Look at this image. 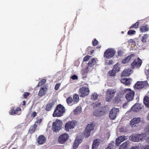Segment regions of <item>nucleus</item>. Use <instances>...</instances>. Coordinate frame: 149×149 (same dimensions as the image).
Instances as JSON below:
<instances>
[{
	"label": "nucleus",
	"instance_id": "nucleus-1",
	"mask_svg": "<svg viewBox=\"0 0 149 149\" xmlns=\"http://www.w3.org/2000/svg\"><path fill=\"white\" fill-rule=\"evenodd\" d=\"M65 109L64 107L59 104L57 106L53 113V117H61L65 112Z\"/></svg>",
	"mask_w": 149,
	"mask_h": 149
},
{
	"label": "nucleus",
	"instance_id": "nucleus-2",
	"mask_svg": "<svg viewBox=\"0 0 149 149\" xmlns=\"http://www.w3.org/2000/svg\"><path fill=\"white\" fill-rule=\"evenodd\" d=\"M146 137V134L143 133L140 134L132 135L130 137V140L134 142H140L144 141Z\"/></svg>",
	"mask_w": 149,
	"mask_h": 149
},
{
	"label": "nucleus",
	"instance_id": "nucleus-3",
	"mask_svg": "<svg viewBox=\"0 0 149 149\" xmlns=\"http://www.w3.org/2000/svg\"><path fill=\"white\" fill-rule=\"evenodd\" d=\"M124 91L127 93L125 95L127 100L129 101L132 100L134 98V92L130 88H126L124 90Z\"/></svg>",
	"mask_w": 149,
	"mask_h": 149
},
{
	"label": "nucleus",
	"instance_id": "nucleus-4",
	"mask_svg": "<svg viewBox=\"0 0 149 149\" xmlns=\"http://www.w3.org/2000/svg\"><path fill=\"white\" fill-rule=\"evenodd\" d=\"M116 92V91L115 89H108L106 91V100L107 101H110L114 96Z\"/></svg>",
	"mask_w": 149,
	"mask_h": 149
},
{
	"label": "nucleus",
	"instance_id": "nucleus-5",
	"mask_svg": "<svg viewBox=\"0 0 149 149\" xmlns=\"http://www.w3.org/2000/svg\"><path fill=\"white\" fill-rule=\"evenodd\" d=\"M116 52V51L114 49L109 48L104 52V57L107 59H110L114 55Z\"/></svg>",
	"mask_w": 149,
	"mask_h": 149
},
{
	"label": "nucleus",
	"instance_id": "nucleus-6",
	"mask_svg": "<svg viewBox=\"0 0 149 149\" xmlns=\"http://www.w3.org/2000/svg\"><path fill=\"white\" fill-rule=\"evenodd\" d=\"M62 125V121L61 120H57L53 123L52 130L53 131L56 132H58L61 129Z\"/></svg>",
	"mask_w": 149,
	"mask_h": 149
},
{
	"label": "nucleus",
	"instance_id": "nucleus-7",
	"mask_svg": "<svg viewBox=\"0 0 149 149\" xmlns=\"http://www.w3.org/2000/svg\"><path fill=\"white\" fill-rule=\"evenodd\" d=\"M94 129V125L93 124H88L86 126L84 132V136L87 138L90 135L91 132Z\"/></svg>",
	"mask_w": 149,
	"mask_h": 149
},
{
	"label": "nucleus",
	"instance_id": "nucleus-8",
	"mask_svg": "<svg viewBox=\"0 0 149 149\" xmlns=\"http://www.w3.org/2000/svg\"><path fill=\"white\" fill-rule=\"evenodd\" d=\"M119 109L113 108L111 109L109 114L110 118L112 120L114 119L119 113Z\"/></svg>",
	"mask_w": 149,
	"mask_h": 149
},
{
	"label": "nucleus",
	"instance_id": "nucleus-9",
	"mask_svg": "<svg viewBox=\"0 0 149 149\" xmlns=\"http://www.w3.org/2000/svg\"><path fill=\"white\" fill-rule=\"evenodd\" d=\"M76 122L75 120H72L67 122L65 124V130L69 131L70 130L74 128L75 126Z\"/></svg>",
	"mask_w": 149,
	"mask_h": 149
},
{
	"label": "nucleus",
	"instance_id": "nucleus-10",
	"mask_svg": "<svg viewBox=\"0 0 149 149\" xmlns=\"http://www.w3.org/2000/svg\"><path fill=\"white\" fill-rule=\"evenodd\" d=\"M89 90L88 88L86 87H83L79 89V92L80 97H84L88 95L89 93Z\"/></svg>",
	"mask_w": 149,
	"mask_h": 149
},
{
	"label": "nucleus",
	"instance_id": "nucleus-11",
	"mask_svg": "<svg viewBox=\"0 0 149 149\" xmlns=\"http://www.w3.org/2000/svg\"><path fill=\"white\" fill-rule=\"evenodd\" d=\"M141 121V119L139 117H135L131 120L130 122V125L132 128L137 127V124Z\"/></svg>",
	"mask_w": 149,
	"mask_h": 149
},
{
	"label": "nucleus",
	"instance_id": "nucleus-12",
	"mask_svg": "<svg viewBox=\"0 0 149 149\" xmlns=\"http://www.w3.org/2000/svg\"><path fill=\"white\" fill-rule=\"evenodd\" d=\"M148 85V83L147 81H138L134 85L135 88L140 89L142 88L145 86Z\"/></svg>",
	"mask_w": 149,
	"mask_h": 149
},
{
	"label": "nucleus",
	"instance_id": "nucleus-13",
	"mask_svg": "<svg viewBox=\"0 0 149 149\" xmlns=\"http://www.w3.org/2000/svg\"><path fill=\"white\" fill-rule=\"evenodd\" d=\"M69 136L66 133H64L61 135L59 137L58 141L60 143H63L68 139Z\"/></svg>",
	"mask_w": 149,
	"mask_h": 149
},
{
	"label": "nucleus",
	"instance_id": "nucleus-14",
	"mask_svg": "<svg viewBox=\"0 0 149 149\" xmlns=\"http://www.w3.org/2000/svg\"><path fill=\"white\" fill-rule=\"evenodd\" d=\"M142 63V61L139 58L134 60V61L131 64V67L132 68L135 67L138 68L140 67Z\"/></svg>",
	"mask_w": 149,
	"mask_h": 149
},
{
	"label": "nucleus",
	"instance_id": "nucleus-15",
	"mask_svg": "<svg viewBox=\"0 0 149 149\" xmlns=\"http://www.w3.org/2000/svg\"><path fill=\"white\" fill-rule=\"evenodd\" d=\"M135 57V55L134 54H131L125 59H123L122 60V63L123 64L127 63L130 61H131L134 59Z\"/></svg>",
	"mask_w": 149,
	"mask_h": 149
},
{
	"label": "nucleus",
	"instance_id": "nucleus-16",
	"mask_svg": "<svg viewBox=\"0 0 149 149\" xmlns=\"http://www.w3.org/2000/svg\"><path fill=\"white\" fill-rule=\"evenodd\" d=\"M105 111L98 109L95 111L93 112V115L96 116H100L105 115L106 114Z\"/></svg>",
	"mask_w": 149,
	"mask_h": 149
},
{
	"label": "nucleus",
	"instance_id": "nucleus-17",
	"mask_svg": "<svg viewBox=\"0 0 149 149\" xmlns=\"http://www.w3.org/2000/svg\"><path fill=\"white\" fill-rule=\"evenodd\" d=\"M101 142V140L99 139L94 140L92 145V149H97Z\"/></svg>",
	"mask_w": 149,
	"mask_h": 149
},
{
	"label": "nucleus",
	"instance_id": "nucleus-18",
	"mask_svg": "<svg viewBox=\"0 0 149 149\" xmlns=\"http://www.w3.org/2000/svg\"><path fill=\"white\" fill-rule=\"evenodd\" d=\"M141 105L139 104H136L131 108V110L132 111H137L141 109Z\"/></svg>",
	"mask_w": 149,
	"mask_h": 149
},
{
	"label": "nucleus",
	"instance_id": "nucleus-19",
	"mask_svg": "<svg viewBox=\"0 0 149 149\" xmlns=\"http://www.w3.org/2000/svg\"><path fill=\"white\" fill-rule=\"evenodd\" d=\"M46 141L45 137L43 135L39 136L38 139V143L40 145H42L45 143Z\"/></svg>",
	"mask_w": 149,
	"mask_h": 149
},
{
	"label": "nucleus",
	"instance_id": "nucleus-20",
	"mask_svg": "<svg viewBox=\"0 0 149 149\" xmlns=\"http://www.w3.org/2000/svg\"><path fill=\"white\" fill-rule=\"evenodd\" d=\"M121 82L125 85L128 86L131 84L132 80L130 79L123 78L121 79L120 80Z\"/></svg>",
	"mask_w": 149,
	"mask_h": 149
},
{
	"label": "nucleus",
	"instance_id": "nucleus-21",
	"mask_svg": "<svg viewBox=\"0 0 149 149\" xmlns=\"http://www.w3.org/2000/svg\"><path fill=\"white\" fill-rule=\"evenodd\" d=\"M47 90V88L45 87H41L40 90L38 95L40 97H42L43 95L46 94Z\"/></svg>",
	"mask_w": 149,
	"mask_h": 149
},
{
	"label": "nucleus",
	"instance_id": "nucleus-22",
	"mask_svg": "<svg viewBox=\"0 0 149 149\" xmlns=\"http://www.w3.org/2000/svg\"><path fill=\"white\" fill-rule=\"evenodd\" d=\"M131 71L132 70L130 68L125 69L122 72V75L124 76H128L132 73Z\"/></svg>",
	"mask_w": 149,
	"mask_h": 149
},
{
	"label": "nucleus",
	"instance_id": "nucleus-23",
	"mask_svg": "<svg viewBox=\"0 0 149 149\" xmlns=\"http://www.w3.org/2000/svg\"><path fill=\"white\" fill-rule=\"evenodd\" d=\"M81 140L80 139H76L73 146V148L74 149L77 148L78 146L79 145L81 142Z\"/></svg>",
	"mask_w": 149,
	"mask_h": 149
},
{
	"label": "nucleus",
	"instance_id": "nucleus-24",
	"mask_svg": "<svg viewBox=\"0 0 149 149\" xmlns=\"http://www.w3.org/2000/svg\"><path fill=\"white\" fill-rule=\"evenodd\" d=\"M90 68L89 67H87L86 68L84 69L81 71V73L83 78L85 77L86 76V74L89 72V70Z\"/></svg>",
	"mask_w": 149,
	"mask_h": 149
},
{
	"label": "nucleus",
	"instance_id": "nucleus-25",
	"mask_svg": "<svg viewBox=\"0 0 149 149\" xmlns=\"http://www.w3.org/2000/svg\"><path fill=\"white\" fill-rule=\"evenodd\" d=\"M128 144V142H125L120 146L119 149H127Z\"/></svg>",
	"mask_w": 149,
	"mask_h": 149
},
{
	"label": "nucleus",
	"instance_id": "nucleus-26",
	"mask_svg": "<svg viewBox=\"0 0 149 149\" xmlns=\"http://www.w3.org/2000/svg\"><path fill=\"white\" fill-rule=\"evenodd\" d=\"M96 61L94 58H93L90 60L88 63L89 68H90V67H92L96 63Z\"/></svg>",
	"mask_w": 149,
	"mask_h": 149
},
{
	"label": "nucleus",
	"instance_id": "nucleus-27",
	"mask_svg": "<svg viewBox=\"0 0 149 149\" xmlns=\"http://www.w3.org/2000/svg\"><path fill=\"white\" fill-rule=\"evenodd\" d=\"M143 102L145 105L149 108V97H145L143 99Z\"/></svg>",
	"mask_w": 149,
	"mask_h": 149
},
{
	"label": "nucleus",
	"instance_id": "nucleus-28",
	"mask_svg": "<svg viewBox=\"0 0 149 149\" xmlns=\"http://www.w3.org/2000/svg\"><path fill=\"white\" fill-rule=\"evenodd\" d=\"M148 29L146 26H141L140 29V31L141 32H145L148 31Z\"/></svg>",
	"mask_w": 149,
	"mask_h": 149
},
{
	"label": "nucleus",
	"instance_id": "nucleus-29",
	"mask_svg": "<svg viewBox=\"0 0 149 149\" xmlns=\"http://www.w3.org/2000/svg\"><path fill=\"white\" fill-rule=\"evenodd\" d=\"M81 111V108L80 107H78L74 111V113L75 114H78L80 113Z\"/></svg>",
	"mask_w": 149,
	"mask_h": 149
},
{
	"label": "nucleus",
	"instance_id": "nucleus-30",
	"mask_svg": "<svg viewBox=\"0 0 149 149\" xmlns=\"http://www.w3.org/2000/svg\"><path fill=\"white\" fill-rule=\"evenodd\" d=\"M79 96L77 94H75L73 97V101L74 103H77L79 101Z\"/></svg>",
	"mask_w": 149,
	"mask_h": 149
},
{
	"label": "nucleus",
	"instance_id": "nucleus-31",
	"mask_svg": "<svg viewBox=\"0 0 149 149\" xmlns=\"http://www.w3.org/2000/svg\"><path fill=\"white\" fill-rule=\"evenodd\" d=\"M116 74V72L114 69H113L112 70L110 71L108 73V74L109 76L112 77L115 76Z\"/></svg>",
	"mask_w": 149,
	"mask_h": 149
},
{
	"label": "nucleus",
	"instance_id": "nucleus-32",
	"mask_svg": "<svg viewBox=\"0 0 149 149\" xmlns=\"http://www.w3.org/2000/svg\"><path fill=\"white\" fill-rule=\"evenodd\" d=\"M53 105L52 103H49L48 104L46 107V109L47 111H49L52 109V107Z\"/></svg>",
	"mask_w": 149,
	"mask_h": 149
},
{
	"label": "nucleus",
	"instance_id": "nucleus-33",
	"mask_svg": "<svg viewBox=\"0 0 149 149\" xmlns=\"http://www.w3.org/2000/svg\"><path fill=\"white\" fill-rule=\"evenodd\" d=\"M46 81V79H42L41 81L38 83L37 87H39L40 86H41L42 85L44 84Z\"/></svg>",
	"mask_w": 149,
	"mask_h": 149
},
{
	"label": "nucleus",
	"instance_id": "nucleus-34",
	"mask_svg": "<svg viewBox=\"0 0 149 149\" xmlns=\"http://www.w3.org/2000/svg\"><path fill=\"white\" fill-rule=\"evenodd\" d=\"M117 138L119 139L120 141H121L122 142L126 140L127 139L126 137L125 136H119L118 138Z\"/></svg>",
	"mask_w": 149,
	"mask_h": 149
},
{
	"label": "nucleus",
	"instance_id": "nucleus-35",
	"mask_svg": "<svg viewBox=\"0 0 149 149\" xmlns=\"http://www.w3.org/2000/svg\"><path fill=\"white\" fill-rule=\"evenodd\" d=\"M105 149H115V147L112 143H109L108 145V146Z\"/></svg>",
	"mask_w": 149,
	"mask_h": 149
},
{
	"label": "nucleus",
	"instance_id": "nucleus-36",
	"mask_svg": "<svg viewBox=\"0 0 149 149\" xmlns=\"http://www.w3.org/2000/svg\"><path fill=\"white\" fill-rule=\"evenodd\" d=\"M42 119L38 120L36 122L35 124L34 125V127H36L37 126V125H40V123L42 122Z\"/></svg>",
	"mask_w": 149,
	"mask_h": 149
},
{
	"label": "nucleus",
	"instance_id": "nucleus-37",
	"mask_svg": "<svg viewBox=\"0 0 149 149\" xmlns=\"http://www.w3.org/2000/svg\"><path fill=\"white\" fill-rule=\"evenodd\" d=\"M98 96V95L96 93H94L91 95V99L93 100H95L97 98Z\"/></svg>",
	"mask_w": 149,
	"mask_h": 149
},
{
	"label": "nucleus",
	"instance_id": "nucleus-38",
	"mask_svg": "<svg viewBox=\"0 0 149 149\" xmlns=\"http://www.w3.org/2000/svg\"><path fill=\"white\" fill-rule=\"evenodd\" d=\"M139 23V22H136L135 24H133L130 27V29L132 28H136L138 26Z\"/></svg>",
	"mask_w": 149,
	"mask_h": 149
},
{
	"label": "nucleus",
	"instance_id": "nucleus-39",
	"mask_svg": "<svg viewBox=\"0 0 149 149\" xmlns=\"http://www.w3.org/2000/svg\"><path fill=\"white\" fill-rule=\"evenodd\" d=\"M147 37V34L144 35L142 37V41L143 42H146V39Z\"/></svg>",
	"mask_w": 149,
	"mask_h": 149
},
{
	"label": "nucleus",
	"instance_id": "nucleus-40",
	"mask_svg": "<svg viewBox=\"0 0 149 149\" xmlns=\"http://www.w3.org/2000/svg\"><path fill=\"white\" fill-rule=\"evenodd\" d=\"M67 101L68 104H71L72 102H73V100L71 97H69L67 99Z\"/></svg>",
	"mask_w": 149,
	"mask_h": 149
},
{
	"label": "nucleus",
	"instance_id": "nucleus-41",
	"mask_svg": "<svg viewBox=\"0 0 149 149\" xmlns=\"http://www.w3.org/2000/svg\"><path fill=\"white\" fill-rule=\"evenodd\" d=\"M136 31L134 30H130L127 32V34L129 35H132L135 34Z\"/></svg>",
	"mask_w": 149,
	"mask_h": 149
},
{
	"label": "nucleus",
	"instance_id": "nucleus-42",
	"mask_svg": "<svg viewBox=\"0 0 149 149\" xmlns=\"http://www.w3.org/2000/svg\"><path fill=\"white\" fill-rule=\"evenodd\" d=\"M113 69H114V70H115L116 72H118L120 70V68L117 65H116L114 66Z\"/></svg>",
	"mask_w": 149,
	"mask_h": 149
},
{
	"label": "nucleus",
	"instance_id": "nucleus-43",
	"mask_svg": "<svg viewBox=\"0 0 149 149\" xmlns=\"http://www.w3.org/2000/svg\"><path fill=\"white\" fill-rule=\"evenodd\" d=\"M121 142H122L120 140L117 138L116 139V146H119Z\"/></svg>",
	"mask_w": 149,
	"mask_h": 149
},
{
	"label": "nucleus",
	"instance_id": "nucleus-44",
	"mask_svg": "<svg viewBox=\"0 0 149 149\" xmlns=\"http://www.w3.org/2000/svg\"><path fill=\"white\" fill-rule=\"evenodd\" d=\"M141 149H149V145H147L142 146Z\"/></svg>",
	"mask_w": 149,
	"mask_h": 149
},
{
	"label": "nucleus",
	"instance_id": "nucleus-45",
	"mask_svg": "<svg viewBox=\"0 0 149 149\" xmlns=\"http://www.w3.org/2000/svg\"><path fill=\"white\" fill-rule=\"evenodd\" d=\"M144 130L146 132H149V123L146 125Z\"/></svg>",
	"mask_w": 149,
	"mask_h": 149
},
{
	"label": "nucleus",
	"instance_id": "nucleus-46",
	"mask_svg": "<svg viewBox=\"0 0 149 149\" xmlns=\"http://www.w3.org/2000/svg\"><path fill=\"white\" fill-rule=\"evenodd\" d=\"M9 113L10 115H13L14 114H17V113L16 112H15L14 109H13L10 111Z\"/></svg>",
	"mask_w": 149,
	"mask_h": 149
},
{
	"label": "nucleus",
	"instance_id": "nucleus-47",
	"mask_svg": "<svg viewBox=\"0 0 149 149\" xmlns=\"http://www.w3.org/2000/svg\"><path fill=\"white\" fill-rule=\"evenodd\" d=\"M91 57V56H86L84 58V61H88Z\"/></svg>",
	"mask_w": 149,
	"mask_h": 149
},
{
	"label": "nucleus",
	"instance_id": "nucleus-48",
	"mask_svg": "<svg viewBox=\"0 0 149 149\" xmlns=\"http://www.w3.org/2000/svg\"><path fill=\"white\" fill-rule=\"evenodd\" d=\"M113 61L112 60H110L108 62H105V64L106 65H111L113 63Z\"/></svg>",
	"mask_w": 149,
	"mask_h": 149
},
{
	"label": "nucleus",
	"instance_id": "nucleus-49",
	"mask_svg": "<svg viewBox=\"0 0 149 149\" xmlns=\"http://www.w3.org/2000/svg\"><path fill=\"white\" fill-rule=\"evenodd\" d=\"M61 85V84L60 83L57 84L55 87V89L56 90H57L58 89L60 86Z\"/></svg>",
	"mask_w": 149,
	"mask_h": 149
},
{
	"label": "nucleus",
	"instance_id": "nucleus-50",
	"mask_svg": "<svg viewBox=\"0 0 149 149\" xmlns=\"http://www.w3.org/2000/svg\"><path fill=\"white\" fill-rule=\"evenodd\" d=\"M30 95V93L28 92H25L24 93L23 96L24 98H26Z\"/></svg>",
	"mask_w": 149,
	"mask_h": 149
},
{
	"label": "nucleus",
	"instance_id": "nucleus-51",
	"mask_svg": "<svg viewBox=\"0 0 149 149\" xmlns=\"http://www.w3.org/2000/svg\"><path fill=\"white\" fill-rule=\"evenodd\" d=\"M71 78L73 80L77 79L78 77L77 76L75 75H74L71 77Z\"/></svg>",
	"mask_w": 149,
	"mask_h": 149
},
{
	"label": "nucleus",
	"instance_id": "nucleus-52",
	"mask_svg": "<svg viewBox=\"0 0 149 149\" xmlns=\"http://www.w3.org/2000/svg\"><path fill=\"white\" fill-rule=\"evenodd\" d=\"M97 41L96 39H95L93 42V45L94 46L96 45L97 43Z\"/></svg>",
	"mask_w": 149,
	"mask_h": 149
},
{
	"label": "nucleus",
	"instance_id": "nucleus-53",
	"mask_svg": "<svg viewBox=\"0 0 149 149\" xmlns=\"http://www.w3.org/2000/svg\"><path fill=\"white\" fill-rule=\"evenodd\" d=\"M118 54L119 56H121L123 54V52L121 51H119L118 52Z\"/></svg>",
	"mask_w": 149,
	"mask_h": 149
},
{
	"label": "nucleus",
	"instance_id": "nucleus-54",
	"mask_svg": "<svg viewBox=\"0 0 149 149\" xmlns=\"http://www.w3.org/2000/svg\"><path fill=\"white\" fill-rule=\"evenodd\" d=\"M128 104V102H126L125 103H124L123 105V107L124 108H126L127 107V105Z\"/></svg>",
	"mask_w": 149,
	"mask_h": 149
},
{
	"label": "nucleus",
	"instance_id": "nucleus-55",
	"mask_svg": "<svg viewBox=\"0 0 149 149\" xmlns=\"http://www.w3.org/2000/svg\"><path fill=\"white\" fill-rule=\"evenodd\" d=\"M21 110V109L20 108L18 107L17 108V109L15 110V112H16L17 114H18V112L19 111H20Z\"/></svg>",
	"mask_w": 149,
	"mask_h": 149
},
{
	"label": "nucleus",
	"instance_id": "nucleus-56",
	"mask_svg": "<svg viewBox=\"0 0 149 149\" xmlns=\"http://www.w3.org/2000/svg\"><path fill=\"white\" fill-rule=\"evenodd\" d=\"M36 112H33L31 114V116L33 117H35L36 115Z\"/></svg>",
	"mask_w": 149,
	"mask_h": 149
},
{
	"label": "nucleus",
	"instance_id": "nucleus-57",
	"mask_svg": "<svg viewBox=\"0 0 149 149\" xmlns=\"http://www.w3.org/2000/svg\"><path fill=\"white\" fill-rule=\"evenodd\" d=\"M130 149H139V148L137 146H134L131 147Z\"/></svg>",
	"mask_w": 149,
	"mask_h": 149
},
{
	"label": "nucleus",
	"instance_id": "nucleus-58",
	"mask_svg": "<svg viewBox=\"0 0 149 149\" xmlns=\"http://www.w3.org/2000/svg\"><path fill=\"white\" fill-rule=\"evenodd\" d=\"M147 142L149 144V136L147 137L146 139Z\"/></svg>",
	"mask_w": 149,
	"mask_h": 149
},
{
	"label": "nucleus",
	"instance_id": "nucleus-59",
	"mask_svg": "<svg viewBox=\"0 0 149 149\" xmlns=\"http://www.w3.org/2000/svg\"><path fill=\"white\" fill-rule=\"evenodd\" d=\"M146 120L149 121V113L146 116Z\"/></svg>",
	"mask_w": 149,
	"mask_h": 149
},
{
	"label": "nucleus",
	"instance_id": "nucleus-60",
	"mask_svg": "<svg viewBox=\"0 0 149 149\" xmlns=\"http://www.w3.org/2000/svg\"><path fill=\"white\" fill-rule=\"evenodd\" d=\"M23 105H25V104H26V102H25L24 101H23Z\"/></svg>",
	"mask_w": 149,
	"mask_h": 149
},
{
	"label": "nucleus",
	"instance_id": "nucleus-61",
	"mask_svg": "<svg viewBox=\"0 0 149 149\" xmlns=\"http://www.w3.org/2000/svg\"><path fill=\"white\" fill-rule=\"evenodd\" d=\"M147 71L149 72L147 74H149V68L147 70Z\"/></svg>",
	"mask_w": 149,
	"mask_h": 149
}]
</instances>
